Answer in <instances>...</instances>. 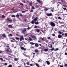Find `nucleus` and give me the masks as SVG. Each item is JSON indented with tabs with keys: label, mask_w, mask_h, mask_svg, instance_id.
<instances>
[{
	"label": "nucleus",
	"mask_w": 67,
	"mask_h": 67,
	"mask_svg": "<svg viewBox=\"0 0 67 67\" xmlns=\"http://www.w3.org/2000/svg\"><path fill=\"white\" fill-rule=\"evenodd\" d=\"M50 25L51 26L54 27L55 26V24L53 22H51L50 23Z\"/></svg>",
	"instance_id": "f257e3e1"
},
{
	"label": "nucleus",
	"mask_w": 67,
	"mask_h": 67,
	"mask_svg": "<svg viewBox=\"0 0 67 67\" xmlns=\"http://www.w3.org/2000/svg\"><path fill=\"white\" fill-rule=\"evenodd\" d=\"M30 36L32 38H34V40H35V39H36V36L34 35H30Z\"/></svg>",
	"instance_id": "f03ea898"
},
{
	"label": "nucleus",
	"mask_w": 67,
	"mask_h": 67,
	"mask_svg": "<svg viewBox=\"0 0 67 67\" xmlns=\"http://www.w3.org/2000/svg\"><path fill=\"white\" fill-rule=\"evenodd\" d=\"M7 20H8V21H9V22H10V23H11V22H12V20L11 19L7 18Z\"/></svg>",
	"instance_id": "7ed1b4c3"
},
{
	"label": "nucleus",
	"mask_w": 67,
	"mask_h": 67,
	"mask_svg": "<svg viewBox=\"0 0 67 67\" xmlns=\"http://www.w3.org/2000/svg\"><path fill=\"white\" fill-rule=\"evenodd\" d=\"M26 31V29L25 28L23 30H22V32H21L22 33H24Z\"/></svg>",
	"instance_id": "20e7f679"
},
{
	"label": "nucleus",
	"mask_w": 67,
	"mask_h": 67,
	"mask_svg": "<svg viewBox=\"0 0 67 67\" xmlns=\"http://www.w3.org/2000/svg\"><path fill=\"white\" fill-rule=\"evenodd\" d=\"M18 11V9H15V10L13 11V12H12L11 13H13V12H14V13L15 12H16Z\"/></svg>",
	"instance_id": "39448f33"
},
{
	"label": "nucleus",
	"mask_w": 67,
	"mask_h": 67,
	"mask_svg": "<svg viewBox=\"0 0 67 67\" xmlns=\"http://www.w3.org/2000/svg\"><path fill=\"white\" fill-rule=\"evenodd\" d=\"M52 13H50V14L48 13L47 14V16H52Z\"/></svg>",
	"instance_id": "423d86ee"
},
{
	"label": "nucleus",
	"mask_w": 67,
	"mask_h": 67,
	"mask_svg": "<svg viewBox=\"0 0 67 67\" xmlns=\"http://www.w3.org/2000/svg\"><path fill=\"white\" fill-rule=\"evenodd\" d=\"M20 40V41H22L24 39V38H23V36H21V37L19 39Z\"/></svg>",
	"instance_id": "0eeeda50"
},
{
	"label": "nucleus",
	"mask_w": 67,
	"mask_h": 67,
	"mask_svg": "<svg viewBox=\"0 0 67 67\" xmlns=\"http://www.w3.org/2000/svg\"><path fill=\"white\" fill-rule=\"evenodd\" d=\"M37 18L36 17L33 19V20L35 22L37 21Z\"/></svg>",
	"instance_id": "6e6552de"
},
{
	"label": "nucleus",
	"mask_w": 67,
	"mask_h": 67,
	"mask_svg": "<svg viewBox=\"0 0 67 67\" xmlns=\"http://www.w3.org/2000/svg\"><path fill=\"white\" fill-rule=\"evenodd\" d=\"M21 49H22V50H23L24 51H26V49L25 48H24L23 47H22L21 48Z\"/></svg>",
	"instance_id": "1a4fd4ad"
},
{
	"label": "nucleus",
	"mask_w": 67,
	"mask_h": 67,
	"mask_svg": "<svg viewBox=\"0 0 67 67\" xmlns=\"http://www.w3.org/2000/svg\"><path fill=\"white\" fill-rule=\"evenodd\" d=\"M37 1L38 3H42V1H41L40 0H37Z\"/></svg>",
	"instance_id": "9d476101"
},
{
	"label": "nucleus",
	"mask_w": 67,
	"mask_h": 67,
	"mask_svg": "<svg viewBox=\"0 0 67 67\" xmlns=\"http://www.w3.org/2000/svg\"><path fill=\"white\" fill-rule=\"evenodd\" d=\"M8 27H9V28H11V29H12L13 28V27L11 25H9L8 26Z\"/></svg>",
	"instance_id": "9b49d317"
},
{
	"label": "nucleus",
	"mask_w": 67,
	"mask_h": 67,
	"mask_svg": "<svg viewBox=\"0 0 67 67\" xmlns=\"http://www.w3.org/2000/svg\"><path fill=\"white\" fill-rule=\"evenodd\" d=\"M35 47H38V46H39V45H38V43H36L35 44Z\"/></svg>",
	"instance_id": "f8f14e48"
},
{
	"label": "nucleus",
	"mask_w": 67,
	"mask_h": 67,
	"mask_svg": "<svg viewBox=\"0 0 67 67\" xmlns=\"http://www.w3.org/2000/svg\"><path fill=\"white\" fill-rule=\"evenodd\" d=\"M62 37V35H58V37L59 38H60Z\"/></svg>",
	"instance_id": "ddd939ff"
},
{
	"label": "nucleus",
	"mask_w": 67,
	"mask_h": 67,
	"mask_svg": "<svg viewBox=\"0 0 67 67\" xmlns=\"http://www.w3.org/2000/svg\"><path fill=\"white\" fill-rule=\"evenodd\" d=\"M2 36L3 37H7V35L5 34H2Z\"/></svg>",
	"instance_id": "4468645a"
},
{
	"label": "nucleus",
	"mask_w": 67,
	"mask_h": 67,
	"mask_svg": "<svg viewBox=\"0 0 67 67\" xmlns=\"http://www.w3.org/2000/svg\"><path fill=\"white\" fill-rule=\"evenodd\" d=\"M40 63L42 62V60L41 59H40L38 60V63H40Z\"/></svg>",
	"instance_id": "2eb2a0df"
},
{
	"label": "nucleus",
	"mask_w": 67,
	"mask_h": 67,
	"mask_svg": "<svg viewBox=\"0 0 67 67\" xmlns=\"http://www.w3.org/2000/svg\"><path fill=\"white\" fill-rule=\"evenodd\" d=\"M34 52L36 53H38V49H35L34 51Z\"/></svg>",
	"instance_id": "dca6fc26"
},
{
	"label": "nucleus",
	"mask_w": 67,
	"mask_h": 67,
	"mask_svg": "<svg viewBox=\"0 0 67 67\" xmlns=\"http://www.w3.org/2000/svg\"><path fill=\"white\" fill-rule=\"evenodd\" d=\"M10 51V49L9 48L7 49V52H9Z\"/></svg>",
	"instance_id": "f3484780"
},
{
	"label": "nucleus",
	"mask_w": 67,
	"mask_h": 67,
	"mask_svg": "<svg viewBox=\"0 0 67 67\" xmlns=\"http://www.w3.org/2000/svg\"><path fill=\"white\" fill-rule=\"evenodd\" d=\"M35 30L37 32H38V33H39V32H40V29H36Z\"/></svg>",
	"instance_id": "a211bd4d"
},
{
	"label": "nucleus",
	"mask_w": 67,
	"mask_h": 67,
	"mask_svg": "<svg viewBox=\"0 0 67 67\" xmlns=\"http://www.w3.org/2000/svg\"><path fill=\"white\" fill-rule=\"evenodd\" d=\"M46 62L47 65H49V64H50V63L49 62V61H46Z\"/></svg>",
	"instance_id": "6ab92c4d"
},
{
	"label": "nucleus",
	"mask_w": 67,
	"mask_h": 67,
	"mask_svg": "<svg viewBox=\"0 0 67 67\" xmlns=\"http://www.w3.org/2000/svg\"><path fill=\"white\" fill-rule=\"evenodd\" d=\"M14 60L15 61H18V58H15L14 59Z\"/></svg>",
	"instance_id": "aec40b11"
},
{
	"label": "nucleus",
	"mask_w": 67,
	"mask_h": 67,
	"mask_svg": "<svg viewBox=\"0 0 67 67\" xmlns=\"http://www.w3.org/2000/svg\"><path fill=\"white\" fill-rule=\"evenodd\" d=\"M35 65H36L37 66V67H40V65H39V64H38L35 63Z\"/></svg>",
	"instance_id": "412c9836"
},
{
	"label": "nucleus",
	"mask_w": 67,
	"mask_h": 67,
	"mask_svg": "<svg viewBox=\"0 0 67 67\" xmlns=\"http://www.w3.org/2000/svg\"><path fill=\"white\" fill-rule=\"evenodd\" d=\"M58 48H57L56 49H54V51H58Z\"/></svg>",
	"instance_id": "4be33fe9"
},
{
	"label": "nucleus",
	"mask_w": 67,
	"mask_h": 67,
	"mask_svg": "<svg viewBox=\"0 0 67 67\" xmlns=\"http://www.w3.org/2000/svg\"><path fill=\"white\" fill-rule=\"evenodd\" d=\"M44 51L45 52H47V51H48V49H44Z\"/></svg>",
	"instance_id": "5701e85b"
},
{
	"label": "nucleus",
	"mask_w": 67,
	"mask_h": 67,
	"mask_svg": "<svg viewBox=\"0 0 67 67\" xmlns=\"http://www.w3.org/2000/svg\"><path fill=\"white\" fill-rule=\"evenodd\" d=\"M35 22L34 21V20H32L31 21V23L32 24H34V23H35Z\"/></svg>",
	"instance_id": "b1692460"
},
{
	"label": "nucleus",
	"mask_w": 67,
	"mask_h": 67,
	"mask_svg": "<svg viewBox=\"0 0 67 67\" xmlns=\"http://www.w3.org/2000/svg\"><path fill=\"white\" fill-rule=\"evenodd\" d=\"M29 39L28 40L29 41H33V40H32V39L30 37H29Z\"/></svg>",
	"instance_id": "393cba45"
},
{
	"label": "nucleus",
	"mask_w": 67,
	"mask_h": 67,
	"mask_svg": "<svg viewBox=\"0 0 67 67\" xmlns=\"http://www.w3.org/2000/svg\"><path fill=\"white\" fill-rule=\"evenodd\" d=\"M44 38H45L44 37H43L42 38V41H45V39H44Z\"/></svg>",
	"instance_id": "a878e982"
},
{
	"label": "nucleus",
	"mask_w": 67,
	"mask_h": 67,
	"mask_svg": "<svg viewBox=\"0 0 67 67\" xmlns=\"http://www.w3.org/2000/svg\"><path fill=\"white\" fill-rule=\"evenodd\" d=\"M30 43L31 45H34V44H35V43H33V42H30Z\"/></svg>",
	"instance_id": "bb28decb"
},
{
	"label": "nucleus",
	"mask_w": 67,
	"mask_h": 67,
	"mask_svg": "<svg viewBox=\"0 0 67 67\" xmlns=\"http://www.w3.org/2000/svg\"><path fill=\"white\" fill-rule=\"evenodd\" d=\"M15 38L16 40H19L20 39V38H19L18 37H16Z\"/></svg>",
	"instance_id": "cd10ccee"
},
{
	"label": "nucleus",
	"mask_w": 67,
	"mask_h": 67,
	"mask_svg": "<svg viewBox=\"0 0 67 67\" xmlns=\"http://www.w3.org/2000/svg\"><path fill=\"white\" fill-rule=\"evenodd\" d=\"M30 63L29 62H26V64H27L28 65H30Z\"/></svg>",
	"instance_id": "c85d7f7f"
},
{
	"label": "nucleus",
	"mask_w": 67,
	"mask_h": 67,
	"mask_svg": "<svg viewBox=\"0 0 67 67\" xmlns=\"http://www.w3.org/2000/svg\"><path fill=\"white\" fill-rule=\"evenodd\" d=\"M48 10V8H46L44 9L45 11H47Z\"/></svg>",
	"instance_id": "c756f323"
},
{
	"label": "nucleus",
	"mask_w": 67,
	"mask_h": 67,
	"mask_svg": "<svg viewBox=\"0 0 67 67\" xmlns=\"http://www.w3.org/2000/svg\"><path fill=\"white\" fill-rule=\"evenodd\" d=\"M38 24V22L37 21L36 22H35V24Z\"/></svg>",
	"instance_id": "7c9ffc66"
},
{
	"label": "nucleus",
	"mask_w": 67,
	"mask_h": 67,
	"mask_svg": "<svg viewBox=\"0 0 67 67\" xmlns=\"http://www.w3.org/2000/svg\"><path fill=\"white\" fill-rule=\"evenodd\" d=\"M54 47H53L52 48L50 49V51H53V50L54 51Z\"/></svg>",
	"instance_id": "2f4dec72"
},
{
	"label": "nucleus",
	"mask_w": 67,
	"mask_h": 67,
	"mask_svg": "<svg viewBox=\"0 0 67 67\" xmlns=\"http://www.w3.org/2000/svg\"><path fill=\"white\" fill-rule=\"evenodd\" d=\"M8 36H12V35L11 34H10L8 35Z\"/></svg>",
	"instance_id": "473e14b6"
},
{
	"label": "nucleus",
	"mask_w": 67,
	"mask_h": 67,
	"mask_svg": "<svg viewBox=\"0 0 67 67\" xmlns=\"http://www.w3.org/2000/svg\"><path fill=\"white\" fill-rule=\"evenodd\" d=\"M37 27H38V26H35V27H34V28H37Z\"/></svg>",
	"instance_id": "72a5a7b5"
},
{
	"label": "nucleus",
	"mask_w": 67,
	"mask_h": 67,
	"mask_svg": "<svg viewBox=\"0 0 67 67\" xmlns=\"http://www.w3.org/2000/svg\"><path fill=\"white\" fill-rule=\"evenodd\" d=\"M16 17H17V18H19V15H16Z\"/></svg>",
	"instance_id": "f704fd0d"
},
{
	"label": "nucleus",
	"mask_w": 67,
	"mask_h": 67,
	"mask_svg": "<svg viewBox=\"0 0 67 67\" xmlns=\"http://www.w3.org/2000/svg\"><path fill=\"white\" fill-rule=\"evenodd\" d=\"M29 5H30V6H32V3H30Z\"/></svg>",
	"instance_id": "c9c22d12"
},
{
	"label": "nucleus",
	"mask_w": 67,
	"mask_h": 67,
	"mask_svg": "<svg viewBox=\"0 0 67 67\" xmlns=\"http://www.w3.org/2000/svg\"><path fill=\"white\" fill-rule=\"evenodd\" d=\"M32 9H35V8H34V6H32Z\"/></svg>",
	"instance_id": "e433bc0d"
},
{
	"label": "nucleus",
	"mask_w": 67,
	"mask_h": 67,
	"mask_svg": "<svg viewBox=\"0 0 67 67\" xmlns=\"http://www.w3.org/2000/svg\"><path fill=\"white\" fill-rule=\"evenodd\" d=\"M8 67H12V65L10 64L8 66Z\"/></svg>",
	"instance_id": "4c0bfd02"
},
{
	"label": "nucleus",
	"mask_w": 67,
	"mask_h": 67,
	"mask_svg": "<svg viewBox=\"0 0 67 67\" xmlns=\"http://www.w3.org/2000/svg\"><path fill=\"white\" fill-rule=\"evenodd\" d=\"M30 65L31 66H34V65H33L32 64H30Z\"/></svg>",
	"instance_id": "58836bf2"
},
{
	"label": "nucleus",
	"mask_w": 67,
	"mask_h": 67,
	"mask_svg": "<svg viewBox=\"0 0 67 67\" xmlns=\"http://www.w3.org/2000/svg\"><path fill=\"white\" fill-rule=\"evenodd\" d=\"M12 17H15V15H13L11 16Z\"/></svg>",
	"instance_id": "ea45409f"
},
{
	"label": "nucleus",
	"mask_w": 67,
	"mask_h": 67,
	"mask_svg": "<svg viewBox=\"0 0 67 67\" xmlns=\"http://www.w3.org/2000/svg\"><path fill=\"white\" fill-rule=\"evenodd\" d=\"M47 38L48 40H51V37H48Z\"/></svg>",
	"instance_id": "a19ab883"
},
{
	"label": "nucleus",
	"mask_w": 67,
	"mask_h": 67,
	"mask_svg": "<svg viewBox=\"0 0 67 67\" xmlns=\"http://www.w3.org/2000/svg\"><path fill=\"white\" fill-rule=\"evenodd\" d=\"M58 19H59V20H61V18L60 16H59L58 17Z\"/></svg>",
	"instance_id": "79ce46f5"
},
{
	"label": "nucleus",
	"mask_w": 67,
	"mask_h": 67,
	"mask_svg": "<svg viewBox=\"0 0 67 67\" xmlns=\"http://www.w3.org/2000/svg\"><path fill=\"white\" fill-rule=\"evenodd\" d=\"M2 36H1V35H0V40H1V38H2Z\"/></svg>",
	"instance_id": "37998d69"
},
{
	"label": "nucleus",
	"mask_w": 67,
	"mask_h": 67,
	"mask_svg": "<svg viewBox=\"0 0 67 67\" xmlns=\"http://www.w3.org/2000/svg\"><path fill=\"white\" fill-rule=\"evenodd\" d=\"M0 59L2 61H3V59H2V58H1Z\"/></svg>",
	"instance_id": "c03bdc74"
},
{
	"label": "nucleus",
	"mask_w": 67,
	"mask_h": 67,
	"mask_svg": "<svg viewBox=\"0 0 67 67\" xmlns=\"http://www.w3.org/2000/svg\"><path fill=\"white\" fill-rule=\"evenodd\" d=\"M9 53H12V51H11V49H10V50L9 51Z\"/></svg>",
	"instance_id": "a18cd8bd"
},
{
	"label": "nucleus",
	"mask_w": 67,
	"mask_h": 67,
	"mask_svg": "<svg viewBox=\"0 0 67 67\" xmlns=\"http://www.w3.org/2000/svg\"><path fill=\"white\" fill-rule=\"evenodd\" d=\"M33 12V10L32 9H31L30 11V12Z\"/></svg>",
	"instance_id": "49530a36"
},
{
	"label": "nucleus",
	"mask_w": 67,
	"mask_h": 67,
	"mask_svg": "<svg viewBox=\"0 0 67 67\" xmlns=\"http://www.w3.org/2000/svg\"><path fill=\"white\" fill-rule=\"evenodd\" d=\"M20 5H23V4L21 3H20Z\"/></svg>",
	"instance_id": "de8ad7c7"
},
{
	"label": "nucleus",
	"mask_w": 67,
	"mask_h": 67,
	"mask_svg": "<svg viewBox=\"0 0 67 67\" xmlns=\"http://www.w3.org/2000/svg\"><path fill=\"white\" fill-rule=\"evenodd\" d=\"M59 32L60 34H62V32H60V31H59Z\"/></svg>",
	"instance_id": "09e8293b"
},
{
	"label": "nucleus",
	"mask_w": 67,
	"mask_h": 67,
	"mask_svg": "<svg viewBox=\"0 0 67 67\" xmlns=\"http://www.w3.org/2000/svg\"><path fill=\"white\" fill-rule=\"evenodd\" d=\"M65 35L66 36H67V33H66L65 34Z\"/></svg>",
	"instance_id": "8fccbe9b"
},
{
	"label": "nucleus",
	"mask_w": 67,
	"mask_h": 67,
	"mask_svg": "<svg viewBox=\"0 0 67 67\" xmlns=\"http://www.w3.org/2000/svg\"><path fill=\"white\" fill-rule=\"evenodd\" d=\"M64 35V34L63 32L62 33V36H63Z\"/></svg>",
	"instance_id": "3c124183"
},
{
	"label": "nucleus",
	"mask_w": 67,
	"mask_h": 67,
	"mask_svg": "<svg viewBox=\"0 0 67 67\" xmlns=\"http://www.w3.org/2000/svg\"><path fill=\"white\" fill-rule=\"evenodd\" d=\"M63 9H64L65 10L66 9V8H63Z\"/></svg>",
	"instance_id": "603ef678"
},
{
	"label": "nucleus",
	"mask_w": 67,
	"mask_h": 67,
	"mask_svg": "<svg viewBox=\"0 0 67 67\" xmlns=\"http://www.w3.org/2000/svg\"><path fill=\"white\" fill-rule=\"evenodd\" d=\"M61 1L62 2H63V1H65L64 0H61Z\"/></svg>",
	"instance_id": "864d4df0"
},
{
	"label": "nucleus",
	"mask_w": 67,
	"mask_h": 67,
	"mask_svg": "<svg viewBox=\"0 0 67 67\" xmlns=\"http://www.w3.org/2000/svg\"><path fill=\"white\" fill-rule=\"evenodd\" d=\"M52 36H55V34H52Z\"/></svg>",
	"instance_id": "5fc2aeb1"
},
{
	"label": "nucleus",
	"mask_w": 67,
	"mask_h": 67,
	"mask_svg": "<svg viewBox=\"0 0 67 67\" xmlns=\"http://www.w3.org/2000/svg\"><path fill=\"white\" fill-rule=\"evenodd\" d=\"M21 12H22V13H25V11H22Z\"/></svg>",
	"instance_id": "6e6d98bb"
},
{
	"label": "nucleus",
	"mask_w": 67,
	"mask_h": 67,
	"mask_svg": "<svg viewBox=\"0 0 67 67\" xmlns=\"http://www.w3.org/2000/svg\"><path fill=\"white\" fill-rule=\"evenodd\" d=\"M21 62H24V60L23 59H21Z\"/></svg>",
	"instance_id": "4d7b16f0"
},
{
	"label": "nucleus",
	"mask_w": 67,
	"mask_h": 67,
	"mask_svg": "<svg viewBox=\"0 0 67 67\" xmlns=\"http://www.w3.org/2000/svg\"><path fill=\"white\" fill-rule=\"evenodd\" d=\"M65 66H66V67H67V64H65Z\"/></svg>",
	"instance_id": "13d9d810"
},
{
	"label": "nucleus",
	"mask_w": 67,
	"mask_h": 67,
	"mask_svg": "<svg viewBox=\"0 0 67 67\" xmlns=\"http://www.w3.org/2000/svg\"><path fill=\"white\" fill-rule=\"evenodd\" d=\"M38 43H41V42L40 41H38Z\"/></svg>",
	"instance_id": "bf43d9fd"
},
{
	"label": "nucleus",
	"mask_w": 67,
	"mask_h": 67,
	"mask_svg": "<svg viewBox=\"0 0 67 67\" xmlns=\"http://www.w3.org/2000/svg\"><path fill=\"white\" fill-rule=\"evenodd\" d=\"M11 39H12V40H14V41H15V39H14V38H11Z\"/></svg>",
	"instance_id": "052dcab7"
},
{
	"label": "nucleus",
	"mask_w": 67,
	"mask_h": 67,
	"mask_svg": "<svg viewBox=\"0 0 67 67\" xmlns=\"http://www.w3.org/2000/svg\"><path fill=\"white\" fill-rule=\"evenodd\" d=\"M25 40H26V41H27V38H25Z\"/></svg>",
	"instance_id": "680f3d73"
},
{
	"label": "nucleus",
	"mask_w": 67,
	"mask_h": 67,
	"mask_svg": "<svg viewBox=\"0 0 67 67\" xmlns=\"http://www.w3.org/2000/svg\"><path fill=\"white\" fill-rule=\"evenodd\" d=\"M5 65H7V63H4Z\"/></svg>",
	"instance_id": "e2e57ef3"
},
{
	"label": "nucleus",
	"mask_w": 67,
	"mask_h": 67,
	"mask_svg": "<svg viewBox=\"0 0 67 67\" xmlns=\"http://www.w3.org/2000/svg\"><path fill=\"white\" fill-rule=\"evenodd\" d=\"M2 17V18H4V15H3Z\"/></svg>",
	"instance_id": "0e129e2a"
},
{
	"label": "nucleus",
	"mask_w": 67,
	"mask_h": 67,
	"mask_svg": "<svg viewBox=\"0 0 67 67\" xmlns=\"http://www.w3.org/2000/svg\"><path fill=\"white\" fill-rule=\"evenodd\" d=\"M27 29L28 30H30V27H28L27 28Z\"/></svg>",
	"instance_id": "69168bd1"
},
{
	"label": "nucleus",
	"mask_w": 67,
	"mask_h": 67,
	"mask_svg": "<svg viewBox=\"0 0 67 67\" xmlns=\"http://www.w3.org/2000/svg\"><path fill=\"white\" fill-rule=\"evenodd\" d=\"M65 55H67V53H65Z\"/></svg>",
	"instance_id": "338daca9"
},
{
	"label": "nucleus",
	"mask_w": 67,
	"mask_h": 67,
	"mask_svg": "<svg viewBox=\"0 0 67 67\" xmlns=\"http://www.w3.org/2000/svg\"><path fill=\"white\" fill-rule=\"evenodd\" d=\"M63 65H60V67H63Z\"/></svg>",
	"instance_id": "774afa93"
}]
</instances>
